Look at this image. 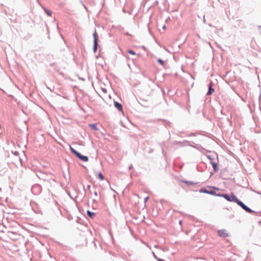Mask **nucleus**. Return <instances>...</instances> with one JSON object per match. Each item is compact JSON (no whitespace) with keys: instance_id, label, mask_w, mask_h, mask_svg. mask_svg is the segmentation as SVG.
Masks as SVG:
<instances>
[{"instance_id":"nucleus-1","label":"nucleus","mask_w":261,"mask_h":261,"mask_svg":"<svg viewBox=\"0 0 261 261\" xmlns=\"http://www.w3.org/2000/svg\"><path fill=\"white\" fill-rule=\"evenodd\" d=\"M217 196L223 197L228 201L235 202L240 205L243 209L249 213H255V212L245 205L241 201L239 200L237 197L231 193L230 195L227 194H217Z\"/></svg>"},{"instance_id":"nucleus-2","label":"nucleus","mask_w":261,"mask_h":261,"mask_svg":"<svg viewBox=\"0 0 261 261\" xmlns=\"http://www.w3.org/2000/svg\"><path fill=\"white\" fill-rule=\"evenodd\" d=\"M70 149L71 152L74 153L77 157H78L81 160L85 162L88 161V158L87 156L81 154L79 152L74 149L71 146H70Z\"/></svg>"},{"instance_id":"nucleus-3","label":"nucleus","mask_w":261,"mask_h":261,"mask_svg":"<svg viewBox=\"0 0 261 261\" xmlns=\"http://www.w3.org/2000/svg\"><path fill=\"white\" fill-rule=\"evenodd\" d=\"M217 233L220 237L226 238L229 236V233L225 229L219 230L217 231Z\"/></svg>"},{"instance_id":"nucleus-4","label":"nucleus","mask_w":261,"mask_h":261,"mask_svg":"<svg viewBox=\"0 0 261 261\" xmlns=\"http://www.w3.org/2000/svg\"><path fill=\"white\" fill-rule=\"evenodd\" d=\"M93 38H94V46H93V51L95 52L97 50V34L96 31H95L93 33Z\"/></svg>"},{"instance_id":"nucleus-5","label":"nucleus","mask_w":261,"mask_h":261,"mask_svg":"<svg viewBox=\"0 0 261 261\" xmlns=\"http://www.w3.org/2000/svg\"><path fill=\"white\" fill-rule=\"evenodd\" d=\"M200 191L201 192H202V193H207V194H210L213 195H216L217 196V194H216L215 191H208L206 189H204V188L201 189Z\"/></svg>"},{"instance_id":"nucleus-6","label":"nucleus","mask_w":261,"mask_h":261,"mask_svg":"<svg viewBox=\"0 0 261 261\" xmlns=\"http://www.w3.org/2000/svg\"><path fill=\"white\" fill-rule=\"evenodd\" d=\"M115 107L119 111H122V107L121 104L118 103V102H115L114 103Z\"/></svg>"},{"instance_id":"nucleus-7","label":"nucleus","mask_w":261,"mask_h":261,"mask_svg":"<svg viewBox=\"0 0 261 261\" xmlns=\"http://www.w3.org/2000/svg\"><path fill=\"white\" fill-rule=\"evenodd\" d=\"M89 127L94 130H97L98 128L97 127V124L96 123H93V124H90L89 125Z\"/></svg>"},{"instance_id":"nucleus-8","label":"nucleus","mask_w":261,"mask_h":261,"mask_svg":"<svg viewBox=\"0 0 261 261\" xmlns=\"http://www.w3.org/2000/svg\"><path fill=\"white\" fill-rule=\"evenodd\" d=\"M214 89L212 87V86H210L208 88V91L207 93V95H211L214 92Z\"/></svg>"},{"instance_id":"nucleus-9","label":"nucleus","mask_w":261,"mask_h":261,"mask_svg":"<svg viewBox=\"0 0 261 261\" xmlns=\"http://www.w3.org/2000/svg\"><path fill=\"white\" fill-rule=\"evenodd\" d=\"M87 213L88 215L91 218H93V217L95 216V213L91 212L89 211H87Z\"/></svg>"},{"instance_id":"nucleus-10","label":"nucleus","mask_w":261,"mask_h":261,"mask_svg":"<svg viewBox=\"0 0 261 261\" xmlns=\"http://www.w3.org/2000/svg\"><path fill=\"white\" fill-rule=\"evenodd\" d=\"M212 164L213 167L214 169L215 170V171H217L218 169V168L217 164L215 162H212Z\"/></svg>"},{"instance_id":"nucleus-11","label":"nucleus","mask_w":261,"mask_h":261,"mask_svg":"<svg viewBox=\"0 0 261 261\" xmlns=\"http://www.w3.org/2000/svg\"><path fill=\"white\" fill-rule=\"evenodd\" d=\"M44 11H45L46 14L47 15H48L49 16H51V11L48 10V9H45V8H44Z\"/></svg>"},{"instance_id":"nucleus-12","label":"nucleus","mask_w":261,"mask_h":261,"mask_svg":"<svg viewBox=\"0 0 261 261\" xmlns=\"http://www.w3.org/2000/svg\"><path fill=\"white\" fill-rule=\"evenodd\" d=\"M98 177L99 178V179L101 180H103V179H104V177H103V174H102L101 172H99L98 174Z\"/></svg>"},{"instance_id":"nucleus-13","label":"nucleus","mask_w":261,"mask_h":261,"mask_svg":"<svg viewBox=\"0 0 261 261\" xmlns=\"http://www.w3.org/2000/svg\"><path fill=\"white\" fill-rule=\"evenodd\" d=\"M153 255L155 259H156L158 261H165L164 260L159 258L157 257V256L153 252Z\"/></svg>"},{"instance_id":"nucleus-14","label":"nucleus","mask_w":261,"mask_h":261,"mask_svg":"<svg viewBox=\"0 0 261 261\" xmlns=\"http://www.w3.org/2000/svg\"><path fill=\"white\" fill-rule=\"evenodd\" d=\"M127 52L131 54V55H136V53L134 51L132 50H127Z\"/></svg>"},{"instance_id":"nucleus-15","label":"nucleus","mask_w":261,"mask_h":261,"mask_svg":"<svg viewBox=\"0 0 261 261\" xmlns=\"http://www.w3.org/2000/svg\"><path fill=\"white\" fill-rule=\"evenodd\" d=\"M158 62L159 63H160V64L163 65H164V61H162L161 59H158Z\"/></svg>"},{"instance_id":"nucleus-16","label":"nucleus","mask_w":261,"mask_h":261,"mask_svg":"<svg viewBox=\"0 0 261 261\" xmlns=\"http://www.w3.org/2000/svg\"><path fill=\"white\" fill-rule=\"evenodd\" d=\"M184 182L188 184V185H192L193 184V183L192 182H191V181H183Z\"/></svg>"},{"instance_id":"nucleus-17","label":"nucleus","mask_w":261,"mask_h":261,"mask_svg":"<svg viewBox=\"0 0 261 261\" xmlns=\"http://www.w3.org/2000/svg\"><path fill=\"white\" fill-rule=\"evenodd\" d=\"M148 198H149L148 197H146L144 199V202H146L147 201V200L148 199Z\"/></svg>"},{"instance_id":"nucleus-18","label":"nucleus","mask_w":261,"mask_h":261,"mask_svg":"<svg viewBox=\"0 0 261 261\" xmlns=\"http://www.w3.org/2000/svg\"><path fill=\"white\" fill-rule=\"evenodd\" d=\"M259 29H260V34H261V26H259Z\"/></svg>"},{"instance_id":"nucleus-19","label":"nucleus","mask_w":261,"mask_h":261,"mask_svg":"<svg viewBox=\"0 0 261 261\" xmlns=\"http://www.w3.org/2000/svg\"><path fill=\"white\" fill-rule=\"evenodd\" d=\"M215 189H217V190H219L218 188H214Z\"/></svg>"}]
</instances>
